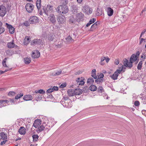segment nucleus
Here are the masks:
<instances>
[{"instance_id":"obj_12","label":"nucleus","mask_w":146,"mask_h":146,"mask_svg":"<svg viewBox=\"0 0 146 146\" xmlns=\"http://www.w3.org/2000/svg\"><path fill=\"white\" fill-rule=\"evenodd\" d=\"M57 20L58 22L60 24L64 23L66 22L65 17L63 15L59 16Z\"/></svg>"},{"instance_id":"obj_13","label":"nucleus","mask_w":146,"mask_h":146,"mask_svg":"<svg viewBox=\"0 0 146 146\" xmlns=\"http://www.w3.org/2000/svg\"><path fill=\"white\" fill-rule=\"evenodd\" d=\"M40 56V53L38 50L35 51V52H33L31 55V56L34 58H38Z\"/></svg>"},{"instance_id":"obj_62","label":"nucleus","mask_w":146,"mask_h":146,"mask_svg":"<svg viewBox=\"0 0 146 146\" xmlns=\"http://www.w3.org/2000/svg\"><path fill=\"white\" fill-rule=\"evenodd\" d=\"M94 24L95 25H96L98 27V25H99L100 24V23L99 22H96L95 23H94Z\"/></svg>"},{"instance_id":"obj_3","label":"nucleus","mask_w":146,"mask_h":146,"mask_svg":"<svg viewBox=\"0 0 146 146\" xmlns=\"http://www.w3.org/2000/svg\"><path fill=\"white\" fill-rule=\"evenodd\" d=\"M34 7V5L31 3H28L25 6L26 9L29 13H31L32 12Z\"/></svg>"},{"instance_id":"obj_26","label":"nucleus","mask_w":146,"mask_h":146,"mask_svg":"<svg viewBox=\"0 0 146 146\" xmlns=\"http://www.w3.org/2000/svg\"><path fill=\"white\" fill-rule=\"evenodd\" d=\"M76 19H75L73 16H71L69 19V22L70 23L75 24L76 22Z\"/></svg>"},{"instance_id":"obj_63","label":"nucleus","mask_w":146,"mask_h":146,"mask_svg":"<svg viewBox=\"0 0 146 146\" xmlns=\"http://www.w3.org/2000/svg\"><path fill=\"white\" fill-rule=\"evenodd\" d=\"M7 141V140H6L5 141H3L1 142V145H3L4 144H5V143H6V142Z\"/></svg>"},{"instance_id":"obj_28","label":"nucleus","mask_w":146,"mask_h":146,"mask_svg":"<svg viewBox=\"0 0 146 146\" xmlns=\"http://www.w3.org/2000/svg\"><path fill=\"white\" fill-rule=\"evenodd\" d=\"M91 76L95 79H96L97 78V76L96 74V70L95 69H94L92 70Z\"/></svg>"},{"instance_id":"obj_17","label":"nucleus","mask_w":146,"mask_h":146,"mask_svg":"<svg viewBox=\"0 0 146 146\" xmlns=\"http://www.w3.org/2000/svg\"><path fill=\"white\" fill-rule=\"evenodd\" d=\"M18 132L21 135H25L26 133L25 128L23 127H21L19 129Z\"/></svg>"},{"instance_id":"obj_49","label":"nucleus","mask_w":146,"mask_h":146,"mask_svg":"<svg viewBox=\"0 0 146 146\" xmlns=\"http://www.w3.org/2000/svg\"><path fill=\"white\" fill-rule=\"evenodd\" d=\"M53 91V90L52 88H49L46 91V92L47 94L50 93Z\"/></svg>"},{"instance_id":"obj_55","label":"nucleus","mask_w":146,"mask_h":146,"mask_svg":"<svg viewBox=\"0 0 146 146\" xmlns=\"http://www.w3.org/2000/svg\"><path fill=\"white\" fill-rule=\"evenodd\" d=\"M119 63V59H116L115 60V64L116 65H117Z\"/></svg>"},{"instance_id":"obj_23","label":"nucleus","mask_w":146,"mask_h":146,"mask_svg":"<svg viewBox=\"0 0 146 146\" xmlns=\"http://www.w3.org/2000/svg\"><path fill=\"white\" fill-rule=\"evenodd\" d=\"M31 41L30 39L28 36H26L24 39L23 44L24 45H27Z\"/></svg>"},{"instance_id":"obj_4","label":"nucleus","mask_w":146,"mask_h":146,"mask_svg":"<svg viewBox=\"0 0 146 146\" xmlns=\"http://www.w3.org/2000/svg\"><path fill=\"white\" fill-rule=\"evenodd\" d=\"M38 19L36 16H33L31 17L29 20V21L31 24H35L38 22Z\"/></svg>"},{"instance_id":"obj_22","label":"nucleus","mask_w":146,"mask_h":146,"mask_svg":"<svg viewBox=\"0 0 146 146\" xmlns=\"http://www.w3.org/2000/svg\"><path fill=\"white\" fill-rule=\"evenodd\" d=\"M107 12L108 15L109 16H111L113 15V9L110 7H108Z\"/></svg>"},{"instance_id":"obj_36","label":"nucleus","mask_w":146,"mask_h":146,"mask_svg":"<svg viewBox=\"0 0 146 146\" xmlns=\"http://www.w3.org/2000/svg\"><path fill=\"white\" fill-rule=\"evenodd\" d=\"M33 141H37L38 140V136L37 135H34L32 136Z\"/></svg>"},{"instance_id":"obj_30","label":"nucleus","mask_w":146,"mask_h":146,"mask_svg":"<svg viewBox=\"0 0 146 146\" xmlns=\"http://www.w3.org/2000/svg\"><path fill=\"white\" fill-rule=\"evenodd\" d=\"M95 80V82H96L97 84L100 83V82H102L104 81L105 80L104 79H100L98 78H97Z\"/></svg>"},{"instance_id":"obj_9","label":"nucleus","mask_w":146,"mask_h":146,"mask_svg":"<svg viewBox=\"0 0 146 146\" xmlns=\"http://www.w3.org/2000/svg\"><path fill=\"white\" fill-rule=\"evenodd\" d=\"M123 60L124 62L123 64L124 66L130 68H131L132 67L133 64H132V62H131L129 61H129L125 58Z\"/></svg>"},{"instance_id":"obj_10","label":"nucleus","mask_w":146,"mask_h":146,"mask_svg":"<svg viewBox=\"0 0 146 146\" xmlns=\"http://www.w3.org/2000/svg\"><path fill=\"white\" fill-rule=\"evenodd\" d=\"M7 28L9 29V32L11 34H13L14 32L15 28L11 25L9 24L6 23L5 24Z\"/></svg>"},{"instance_id":"obj_48","label":"nucleus","mask_w":146,"mask_h":146,"mask_svg":"<svg viewBox=\"0 0 146 146\" xmlns=\"http://www.w3.org/2000/svg\"><path fill=\"white\" fill-rule=\"evenodd\" d=\"M30 23L29 22V21H25V22L23 24L26 27L29 26L30 25Z\"/></svg>"},{"instance_id":"obj_59","label":"nucleus","mask_w":146,"mask_h":146,"mask_svg":"<svg viewBox=\"0 0 146 146\" xmlns=\"http://www.w3.org/2000/svg\"><path fill=\"white\" fill-rule=\"evenodd\" d=\"M52 89H53V91L54 90L57 91L58 90V87L57 86H54L53 87Z\"/></svg>"},{"instance_id":"obj_27","label":"nucleus","mask_w":146,"mask_h":146,"mask_svg":"<svg viewBox=\"0 0 146 146\" xmlns=\"http://www.w3.org/2000/svg\"><path fill=\"white\" fill-rule=\"evenodd\" d=\"M41 0H37L36 2V6L37 7L38 9L39 10L41 7Z\"/></svg>"},{"instance_id":"obj_6","label":"nucleus","mask_w":146,"mask_h":146,"mask_svg":"<svg viewBox=\"0 0 146 146\" xmlns=\"http://www.w3.org/2000/svg\"><path fill=\"white\" fill-rule=\"evenodd\" d=\"M45 124L44 123H43L42 125L38 127L36 130L37 133H39L41 132L45 129V127L47 125V124Z\"/></svg>"},{"instance_id":"obj_46","label":"nucleus","mask_w":146,"mask_h":146,"mask_svg":"<svg viewBox=\"0 0 146 146\" xmlns=\"http://www.w3.org/2000/svg\"><path fill=\"white\" fill-rule=\"evenodd\" d=\"M106 59V57H101L100 62V64L101 65H103L104 64V63L103 62Z\"/></svg>"},{"instance_id":"obj_1","label":"nucleus","mask_w":146,"mask_h":146,"mask_svg":"<svg viewBox=\"0 0 146 146\" xmlns=\"http://www.w3.org/2000/svg\"><path fill=\"white\" fill-rule=\"evenodd\" d=\"M57 10L58 13L61 14H65L68 12V9L66 5H62L58 6L57 8Z\"/></svg>"},{"instance_id":"obj_35","label":"nucleus","mask_w":146,"mask_h":146,"mask_svg":"<svg viewBox=\"0 0 146 146\" xmlns=\"http://www.w3.org/2000/svg\"><path fill=\"white\" fill-rule=\"evenodd\" d=\"M102 13V9H99L98 8H97L96 15L97 16L101 15Z\"/></svg>"},{"instance_id":"obj_20","label":"nucleus","mask_w":146,"mask_h":146,"mask_svg":"<svg viewBox=\"0 0 146 146\" xmlns=\"http://www.w3.org/2000/svg\"><path fill=\"white\" fill-rule=\"evenodd\" d=\"M137 59V56H135V54H132L131 55L130 58V61L132 62V64L134 62L136 61Z\"/></svg>"},{"instance_id":"obj_61","label":"nucleus","mask_w":146,"mask_h":146,"mask_svg":"<svg viewBox=\"0 0 146 146\" xmlns=\"http://www.w3.org/2000/svg\"><path fill=\"white\" fill-rule=\"evenodd\" d=\"M139 54H140L139 52V51H138L137 52L136 54L135 55V56H137V58H138V57H139Z\"/></svg>"},{"instance_id":"obj_38","label":"nucleus","mask_w":146,"mask_h":146,"mask_svg":"<svg viewBox=\"0 0 146 146\" xmlns=\"http://www.w3.org/2000/svg\"><path fill=\"white\" fill-rule=\"evenodd\" d=\"M143 62L141 60L140 61L138 64L137 68L138 70H141L142 67Z\"/></svg>"},{"instance_id":"obj_47","label":"nucleus","mask_w":146,"mask_h":146,"mask_svg":"<svg viewBox=\"0 0 146 146\" xmlns=\"http://www.w3.org/2000/svg\"><path fill=\"white\" fill-rule=\"evenodd\" d=\"M104 75L103 73H100L99 75H98V78L100 79H103V78L104 77Z\"/></svg>"},{"instance_id":"obj_19","label":"nucleus","mask_w":146,"mask_h":146,"mask_svg":"<svg viewBox=\"0 0 146 146\" xmlns=\"http://www.w3.org/2000/svg\"><path fill=\"white\" fill-rule=\"evenodd\" d=\"M68 95L69 96H72L75 95L74 90L72 89H69L67 91Z\"/></svg>"},{"instance_id":"obj_51","label":"nucleus","mask_w":146,"mask_h":146,"mask_svg":"<svg viewBox=\"0 0 146 146\" xmlns=\"http://www.w3.org/2000/svg\"><path fill=\"white\" fill-rule=\"evenodd\" d=\"M139 104L140 103L137 100L135 102L134 104L135 106H139Z\"/></svg>"},{"instance_id":"obj_2","label":"nucleus","mask_w":146,"mask_h":146,"mask_svg":"<svg viewBox=\"0 0 146 146\" xmlns=\"http://www.w3.org/2000/svg\"><path fill=\"white\" fill-rule=\"evenodd\" d=\"M123 69V66L121 64V67L119 68V69L117 70L112 75H110V77L113 80H117V77L119 75V74L121 73Z\"/></svg>"},{"instance_id":"obj_52","label":"nucleus","mask_w":146,"mask_h":146,"mask_svg":"<svg viewBox=\"0 0 146 146\" xmlns=\"http://www.w3.org/2000/svg\"><path fill=\"white\" fill-rule=\"evenodd\" d=\"M15 92L13 91L10 92L8 94L9 96H13L15 95Z\"/></svg>"},{"instance_id":"obj_42","label":"nucleus","mask_w":146,"mask_h":146,"mask_svg":"<svg viewBox=\"0 0 146 146\" xmlns=\"http://www.w3.org/2000/svg\"><path fill=\"white\" fill-rule=\"evenodd\" d=\"M8 58H5L2 61V64L3 66L6 67H7L6 63V61Z\"/></svg>"},{"instance_id":"obj_34","label":"nucleus","mask_w":146,"mask_h":146,"mask_svg":"<svg viewBox=\"0 0 146 146\" xmlns=\"http://www.w3.org/2000/svg\"><path fill=\"white\" fill-rule=\"evenodd\" d=\"M35 92L36 94L40 93L42 94H44L45 93V91L43 90L40 89L38 90L35 91Z\"/></svg>"},{"instance_id":"obj_11","label":"nucleus","mask_w":146,"mask_h":146,"mask_svg":"<svg viewBox=\"0 0 146 146\" xmlns=\"http://www.w3.org/2000/svg\"><path fill=\"white\" fill-rule=\"evenodd\" d=\"M41 121L39 119H37L35 121L33 126L35 128H37L41 124Z\"/></svg>"},{"instance_id":"obj_14","label":"nucleus","mask_w":146,"mask_h":146,"mask_svg":"<svg viewBox=\"0 0 146 146\" xmlns=\"http://www.w3.org/2000/svg\"><path fill=\"white\" fill-rule=\"evenodd\" d=\"M9 101L7 100H0V108L6 106V104L8 103Z\"/></svg>"},{"instance_id":"obj_33","label":"nucleus","mask_w":146,"mask_h":146,"mask_svg":"<svg viewBox=\"0 0 146 146\" xmlns=\"http://www.w3.org/2000/svg\"><path fill=\"white\" fill-rule=\"evenodd\" d=\"M76 81L77 83V85L79 83L81 82L83 84H84L85 82L83 80L82 77H81V78H77V80H76Z\"/></svg>"},{"instance_id":"obj_5","label":"nucleus","mask_w":146,"mask_h":146,"mask_svg":"<svg viewBox=\"0 0 146 146\" xmlns=\"http://www.w3.org/2000/svg\"><path fill=\"white\" fill-rule=\"evenodd\" d=\"M76 20L78 22H79L83 20L84 15L81 13L76 14Z\"/></svg>"},{"instance_id":"obj_58","label":"nucleus","mask_w":146,"mask_h":146,"mask_svg":"<svg viewBox=\"0 0 146 146\" xmlns=\"http://www.w3.org/2000/svg\"><path fill=\"white\" fill-rule=\"evenodd\" d=\"M54 38V37L52 35L50 36L49 37V40L50 41H52Z\"/></svg>"},{"instance_id":"obj_29","label":"nucleus","mask_w":146,"mask_h":146,"mask_svg":"<svg viewBox=\"0 0 146 146\" xmlns=\"http://www.w3.org/2000/svg\"><path fill=\"white\" fill-rule=\"evenodd\" d=\"M91 91H95L97 89L96 86L94 85H91L89 87Z\"/></svg>"},{"instance_id":"obj_8","label":"nucleus","mask_w":146,"mask_h":146,"mask_svg":"<svg viewBox=\"0 0 146 146\" xmlns=\"http://www.w3.org/2000/svg\"><path fill=\"white\" fill-rule=\"evenodd\" d=\"M42 9L43 12L47 16H50L52 15L53 14L52 13H53L52 11L51 10H50L49 9H48V8H46L45 7H44Z\"/></svg>"},{"instance_id":"obj_24","label":"nucleus","mask_w":146,"mask_h":146,"mask_svg":"<svg viewBox=\"0 0 146 146\" xmlns=\"http://www.w3.org/2000/svg\"><path fill=\"white\" fill-rule=\"evenodd\" d=\"M0 134L1 139L5 140L7 139V137L6 134H5L4 132H1Z\"/></svg>"},{"instance_id":"obj_44","label":"nucleus","mask_w":146,"mask_h":146,"mask_svg":"<svg viewBox=\"0 0 146 146\" xmlns=\"http://www.w3.org/2000/svg\"><path fill=\"white\" fill-rule=\"evenodd\" d=\"M23 93H21L19 94H18V95L16 96L15 98V99H18L21 97L23 96Z\"/></svg>"},{"instance_id":"obj_15","label":"nucleus","mask_w":146,"mask_h":146,"mask_svg":"<svg viewBox=\"0 0 146 146\" xmlns=\"http://www.w3.org/2000/svg\"><path fill=\"white\" fill-rule=\"evenodd\" d=\"M32 43L35 44H42V40L41 39H34L32 41Z\"/></svg>"},{"instance_id":"obj_18","label":"nucleus","mask_w":146,"mask_h":146,"mask_svg":"<svg viewBox=\"0 0 146 146\" xmlns=\"http://www.w3.org/2000/svg\"><path fill=\"white\" fill-rule=\"evenodd\" d=\"M33 99L32 96L30 95H26L24 96L23 99L25 101H29Z\"/></svg>"},{"instance_id":"obj_16","label":"nucleus","mask_w":146,"mask_h":146,"mask_svg":"<svg viewBox=\"0 0 146 146\" xmlns=\"http://www.w3.org/2000/svg\"><path fill=\"white\" fill-rule=\"evenodd\" d=\"M48 18H49L50 21L51 23L54 24L55 23L56 20L54 14L52 15Z\"/></svg>"},{"instance_id":"obj_37","label":"nucleus","mask_w":146,"mask_h":146,"mask_svg":"<svg viewBox=\"0 0 146 146\" xmlns=\"http://www.w3.org/2000/svg\"><path fill=\"white\" fill-rule=\"evenodd\" d=\"M94 82V80L93 78L90 77L88 78L87 80V83L90 84H93Z\"/></svg>"},{"instance_id":"obj_31","label":"nucleus","mask_w":146,"mask_h":146,"mask_svg":"<svg viewBox=\"0 0 146 146\" xmlns=\"http://www.w3.org/2000/svg\"><path fill=\"white\" fill-rule=\"evenodd\" d=\"M24 62L26 64H29L31 61V59L30 58H25L24 59Z\"/></svg>"},{"instance_id":"obj_43","label":"nucleus","mask_w":146,"mask_h":146,"mask_svg":"<svg viewBox=\"0 0 146 146\" xmlns=\"http://www.w3.org/2000/svg\"><path fill=\"white\" fill-rule=\"evenodd\" d=\"M62 71H58L57 72H56L54 73H52V74H50V76H56V75H60Z\"/></svg>"},{"instance_id":"obj_21","label":"nucleus","mask_w":146,"mask_h":146,"mask_svg":"<svg viewBox=\"0 0 146 146\" xmlns=\"http://www.w3.org/2000/svg\"><path fill=\"white\" fill-rule=\"evenodd\" d=\"M74 92L75 93V95H80L81 94L82 92L83 91L82 90L80 89L79 88L75 89L74 90Z\"/></svg>"},{"instance_id":"obj_7","label":"nucleus","mask_w":146,"mask_h":146,"mask_svg":"<svg viewBox=\"0 0 146 146\" xmlns=\"http://www.w3.org/2000/svg\"><path fill=\"white\" fill-rule=\"evenodd\" d=\"M7 12L6 8L4 6H0V16L3 17Z\"/></svg>"},{"instance_id":"obj_45","label":"nucleus","mask_w":146,"mask_h":146,"mask_svg":"<svg viewBox=\"0 0 146 146\" xmlns=\"http://www.w3.org/2000/svg\"><path fill=\"white\" fill-rule=\"evenodd\" d=\"M98 92L102 93L104 92V90L102 87L101 86H100L98 88Z\"/></svg>"},{"instance_id":"obj_40","label":"nucleus","mask_w":146,"mask_h":146,"mask_svg":"<svg viewBox=\"0 0 146 146\" xmlns=\"http://www.w3.org/2000/svg\"><path fill=\"white\" fill-rule=\"evenodd\" d=\"M89 90L88 87L87 86H85L83 89V92L84 93H86Z\"/></svg>"},{"instance_id":"obj_39","label":"nucleus","mask_w":146,"mask_h":146,"mask_svg":"<svg viewBox=\"0 0 146 146\" xmlns=\"http://www.w3.org/2000/svg\"><path fill=\"white\" fill-rule=\"evenodd\" d=\"M33 96L34 97H35V98L36 99L39 100L41 98V95L39 94H34Z\"/></svg>"},{"instance_id":"obj_64","label":"nucleus","mask_w":146,"mask_h":146,"mask_svg":"<svg viewBox=\"0 0 146 146\" xmlns=\"http://www.w3.org/2000/svg\"><path fill=\"white\" fill-rule=\"evenodd\" d=\"M110 60V59L108 57H107V58H106V59H105V60H106V62L107 63H108V62Z\"/></svg>"},{"instance_id":"obj_25","label":"nucleus","mask_w":146,"mask_h":146,"mask_svg":"<svg viewBox=\"0 0 146 146\" xmlns=\"http://www.w3.org/2000/svg\"><path fill=\"white\" fill-rule=\"evenodd\" d=\"M15 44L13 42V40L12 42H8L7 44V46L9 48H12L15 47Z\"/></svg>"},{"instance_id":"obj_50","label":"nucleus","mask_w":146,"mask_h":146,"mask_svg":"<svg viewBox=\"0 0 146 146\" xmlns=\"http://www.w3.org/2000/svg\"><path fill=\"white\" fill-rule=\"evenodd\" d=\"M5 31V29L2 27H0V34L3 33Z\"/></svg>"},{"instance_id":"obj_53","label":"nucleus","mask_w":146,"mask_h":146,"mask_svg":"<svg viewBox=\"0 0 146 146\" xmlns=\"http://www.w3.org/2000/svg\"><path fill=\"white\" fill-rule=\"evenodd\" d=\"M92 13V9L91 8H89L88 11L86 12V13L88 14H90Z\"/></svg>"},{"instance_id":"obj_56","label":"nucleus","mask_w":146,"mask_h":146,"mask_svg":"<svg viewBox=\"0 0 146 146\" xmlns=\"http://www.w3.org/2000/svg\"><path fill=\"white\" fill-rule=\"evenodd\" d=\"M66 85V83L62 84L60 86V88H63L65 87Z\"/></svg>"},{"instance_id":"obj_54","label":"nucleus","mask_w":146,"mask_h":146,"mask_svg":"<svg viewBox=\"0 0 146 146\" xmlns=\"http://www.w3.org/2000/svg\"><path fill=\"white\" fill-rule=\"evenodd\" d=\"M96 19H95L93 18L92 19H91L89 22L91 23V24H92L96 21Z\"/></svg>"},{"instance_id":"obj_41","label":"nucleus","mask_w":146,"mask_h":146,"mask_svg":"<svg viewBox=\"0 0 146 146\" xmlns=\"http://www.w3.org/2000/svg\"><path fill=\"white\" fill-rule=\"evenodd\" d=\"M98 27L96 25L94 24H93L90 29V31H92L96 29V28H97Z\"/></svg>"},{"instance_id":"obj_60","label":"nucleus","mask_w":146,"mask_h":146,"mask_svg":"<svg viewBox=\"0 0 146 146\" xmlns=\"http://www.w3.org/2000/svg\"><path fill=\"white\" fill-rule=\"evenodd\" d=\"M11 69L6 70L4 71L1 70V71H0V74H2L3 73H4L5 72H7V71H8L9 70H11Z\"/></svg>"},{"instance_id":"obj_57","label":"nucleus","mask_w":146,"mask_h":146,"mask_svg":"<svg viewBox=\"0 0 146 146\" xmlns=\"http://www.w3.org/2000/svg\"><path fill=\"white\" fill-rule=\"evenodd\" d=\"M145 39H144V38H141L140 39V41H139V44L140 45L141 44L142 42L143 41H144V42H145Z\"/></svg>"},{"instance_id":"obj_32","label":"nucleus","mask_w":146,"mask_h":146,"mask_svg":"<svg viewBox=\"0 0 146 146\" xmlns=\"http://www.w3.org/2000/svg\"><path fill=\"white\" fill-rule=\"evenodd\" d=\"M66 39L68 43H70L74 41V40L72 39V38L70 35L68 36Z\"/></svg>"}]
</instances>
